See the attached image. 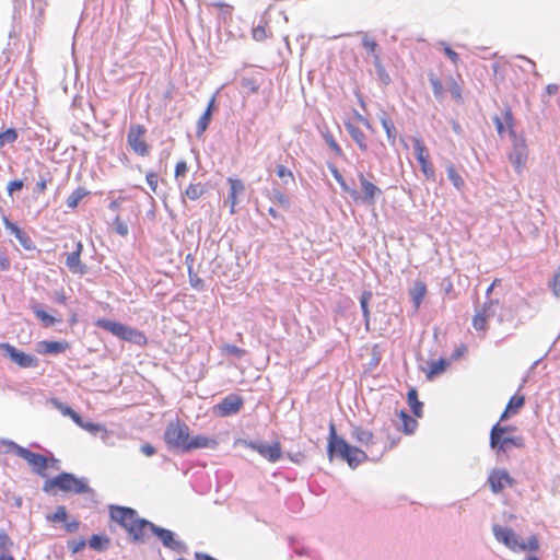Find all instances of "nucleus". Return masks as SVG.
Returning a JSON list of instances; mask_svg holds the SVG:
<instances>
[{"instance_id": "obj_1", "label": "nucleus", "mask_w": 560, "mask_h": 560, "mask_svg": "<svg viewBox=\"0 0 560 560\" xmlns=\"http://www.w3.org/2000/svg\"><path fill=\"white\" fill-rule=\"evenodd\" d=\"M109 516L125 528L135 540L144 541L149 537L152 523L140 518L136 510L126 506H110Z\"/></svg>"}, {"instance_id": "obj_2", "label": "nucleus", "mask_w": 560, "mask_h": 560, "mask_svg": "<svg viewBox=\"0 0 560 560\" xmlns=\"http://www.w3.org/2000/svg\"><path fill=\"white\" fill-rule=\"evenodd\" d=\"M492 532L495 539L513 552L533 553L539 550V539L530 535L526 540H521L518 535L510 527L493 525Z\"/></svg>"}, {"instance_id": "obj_3", "label": "nucleus", "mask_w": 560, "mask_h": 560, "mask_svg": "<svg viewBox=\"0 0 560 560\" xmlns=\"http://www.w3.org/2000/svg\"><path fill=\"white\" fill-rule=\"evenodd\" d=\"M328 452L330 455L337 452L352 468L368 459L365 452L337 436L336 427L332 422L329 424Z\"/></svg>"}, {"instance_id": "obj_4", "label": "nucleus", "mask_w": 560, "mask_h": 560, "mask_svg": "<svg viewBox=\"0 0 560 560\" xmlns=\"http://www.w3.org/2000/svg\"><path fill=\"white\" fill-rule=\"evenodd\" d=\"M516 430L512 425H501L500 422L495 423L490 431V446L497 453H505L512 448H522L525 446V441L522 435H511V432Z\"/></svg>"}, {"instance_id": "obj_5", "label": "nucleus", "mask_w": 560, "mask_h": 560, "mask_svg": "<svg viewBox=\"0 0 560 560\" xmlns=\"http://www.w3.org/2000/svg\"><path fill=\"white\" fill-rule=\"evenodd\" d=\"M56 489L77 494L90 491V487L83 479L77 478L69 472H61L54 478L47 479L43 485V490L47 493H56Z\"/></svg>"}, {"instance_id": "obj_6", "label": "nucleus", "mask_w": 560, "mask_h": 560, "mask_svg": "<svg viewBox=\"0 0 560 560\" xmlns=\"http://www.w3.org/2000/svg\"><path fill=\"white\" fill-rule=\"evenodd\" d=\"M95 325L100 328L105 329L110 332L115 337L131 342L133 345L144 347L148 345V338L143 331L126 326L121 323L110 320V319H97Z\"/></svg>"}, {"instance_id": "obj_7", "label": "nucleus", "mask_w": 560, "mask_h": 560, "mask_svg": "<svg viewBox=\"0 0 560 560\" xmlns=\"http://www.w3.org/2000/svg\"><path fill=\"white\" fill-rule=\"evenodd\" d=\"M189 440V427L184 421L176 418L168 422L164 432V441L170 450L187 453Z\"/></svg>"}, {"instance_id": "obj_8", "label": "nucleus", "mask_w": 560, "mask_h": 560, "mask_svg": "<svg viewBox=\"0 0 560 560\" xmlns=\"http://www.w3.org/2000/svg\"><path fill=\"white\" fill-rule=\"evenodd\" d=\"M7 446L8 451L13 452L16 456L26 460L27 464L32 467V470L42 477L47 476L46 470L49 463H56L55 459H49L42 454L34 453L23 446H20L15 442H7Z\"/></svg>"}, {"instance_id": "obj_9", "label": "nucleus", "mask_w": 560, "mask_h": 560, "mask_svg": "<svg viewBox=\"0 0 560 560\" xmlns=\"http://www.w3.org/2000/svg\"><path fill=\"white\" fill-rule=\"evenodd\" d=\"M512 113L510 110L505 112V122L511 133L514 136L513 141V150L509 154V160L513 164L515 171L521 173L525 167V164L528 159V148L526 140L524 138H517L513 131V122H512Z\"/></svg>"}, {"instance_id": "obj_10", "label": "nucleus", "mask_w": 560, "mask_h": 560, "mask_svg": "<svg viewBox=\"0 0 560 560\" xmlns=\"http://www.w3.org/2000/svg\"><path fill=\"white\" fill-rule=\"evenodd\" d=\"M127 144L138 156L145 158L151 153V145L147 140V128L140 124L130 125L127 132Z\"/></svg>"}, {"instance_id": "obj_11", "label": "nucleus", "mask_w": 560, "mask_h": 560, "mask_svg": "<svg viewBox=\"0 0 560 560\" xmlns=\"http://www.w3.org/2000/svg\"><path fill=\"white\" fill-rule=\"evenodd\" d=\"M412 145L415 151V156L418 163L420 164V168L422 174L427 179L435 178L434 166L430 160V152L423 140L420 138L412 139Z\"/></svg>"}, {"instance_id": "obj_12", "label": "nucleus", "mask_w": 560, "mask_h": 560, "mask_svg": "<svg viewBox=\"0 0 560 560\" xmlns=\"http://www.w3.org/2000/svg\"><path fill=\"white\" fill-rule=\"evenodd\" d=\"M0 350H2L4 354L8 355L20 368L27 369L36 368L38 365V360L36 357L25 353L8 342H1Z\"/></svg>"}, {"instance_id": "obj_13", "label": "nucleus", "mask_w": 560, "mask_h": 560, "mask_svg": "<svg viewBox=\"0 0 560 560\" xmlns=\"http://www.w3.org/2000/svg\"><path fill=\"white\" fill-rule=\"evenodd\" d=\"M497 304V300L489 299L476 311L472 317V327L476 330L485 332L488 329V320L494 315L493 308Z\"/></svg>"}, {"instance_id": "obj_14", "label": "nucleus", "mask_w": 560, "mask_h": 560, "mask_svg": "<svg viewBox=\"0 0 560 560\" xmlns=\"http://www.w3.org/2000/svg\"><path fill=\"white\" fill-rule=\"evenodd\" d=\"M358 178L361 185L362 192H359V199L357 202L366 203L369 206L375 205V199L382 194L380 187L373 184L363 173L358 174Z\"/></svg>"}, {"instance_id": "obj_15", "label": "nucleus", "mask_w": 560, "mask_h": 560, "mask_svg": "<svg viewBox=\"0 0 560 560\" xmlns=\"http://www.w3.org/2000/svg\"><path fill=\"white\" fill-rule=\"evenodd\" d=\"M244 444L259 453L262 457L271 463L279 460L282 456L281 445L279 442H275L271 445L257 443V442H244Z\"/></svg>"}, {"instance_id": "obj_16", "label": "nucleus", "mask_w": 560, "mask_h": 560, "mask_svg": "<svg viewBox=\"0 0 560 560\" xmlns=\"http://www.w3.org/2000/svg\"><path fill=\"white\" fill-rule=\"evenodd\" d=\"M488 482L493 493L501 492L506 487L514 485V479L509 475L506 470L494 469L490 472Z\"/></svg>"}, {"instance_id": "obj_17", "label": "nucleus", "mask_w": 560, "mask_h": 560, "mask_svg": "<svg viewBox=\"0 0 560 560\" xmlns=\"http://www.w3.org/2000/svg\"><path fill=\"white\" fill-rule=\"evenodd\" d=\"M243 405L244 399L241 396L231 394L224 397L217 405V409L221 416L228 417L237 413L242 409Z\"/></svg>"}, {"instance_id": "obj_18", "label": "nucleus", "mask_w": 560, "mask_h": 560, "mask_svg": "<svg viewBox=\"0 0 560 560\" xmlns=\"http://www.w3.org/2000/svg\"><path fill=\"white\" fill-rule=\"evenodd\" d=\"M228 183L230 185V190L225 203L230 206V213L234 214L236 212V206L238 203V196L242 195L245 190V185L240 178L229 177Z\"/></svg>"}, {"instance_id": "obj_19", "label": "nucleus", "mask_w": 560, "mask_h": 560, "mask_svg": "<svg viewBox=\"0 0 560 560\" xmlns=\"http://www.w3.org/2000/svg\"><path fill=\"white\" fill-rule=\"evenodd\" d=\"M2 222L7 230H9L21 243L22 247L26 250L34 249V243L31 237L23 232L15 223L11 222L5 215L2 217Z\"/></svg>"}, {"instance_id": "obj_20", "label": "nucleus", "mask_w": 560, "mask_h": 560, "mask_svg": "<svg viewBox=\"0 0 560 560\" xmlns=\"http://www.w3.org/2000/svg\"><path fill=\"white\" fill-rule=\"evenodd\" d=\"M151 534L156 535L163 545L170 549L179 550L182 548V544L174 539V534L168 529L158 527L152 523V527H150L149 530V536Z\"/></svg>"}, {"instance_id": "obj_21", "label": "nucleus", "mask_w": 560, "mask_h": 560, "mask_svg": "<svg viewBox=\"0 0 560 560\" xmlns=\"http://www.w3.org/2000/svg\"><path fill=\"white\" fill-rule=\"evenodd\" d=\"M83 245L81 242L77 243L75 249L67 255L66 265L74 273L83 275L86 271L84 265L81 264V253Z\"/></svg>"}, {"instance_id": "obj_22", "label": "nucleus", "mask_w": 560, "mask_h": 560, "mask_svg": "<svg viewBox=\"0 0 560 560\" xmlns=\"http://www.w3.org/2000/svg\"><path fill=\"white\" fill-rule=\"evenodd\" d=\"M524 405H525V396L523 394L513 395L510 398L504 411L502 412V415L500 417V421H504L508 418L516 415L523 408Z\"/></svg>"}, {"instance_id": "obj_23", "label": "nucleus", "mask_w": 560, "mask_h": 560, "mask_svg": "<svg viewBox=\"0 0 560 560\" xmlns=\"http://www.w3.org/2000/svg\"><path fill=\"white\" fill-rule=\"evenodd\" d=\"M219 445L218 440L213 436L197 435L190 438L189 444L187 445V453L199 448H217Z\"/></svg>"}, {"instance_id": "obj_24", "label": "nucleus", "mask_w": 560, "mask_h": 560, "mask_svg": "<svg viewBox=\"0 0 560 560\" xmlns=\"http://www.w3.org/2000/svg\"><path fill=\"white\" fill-rule=\"evenodd\" d=\"M40 352L45 354H57L65 352L70 349V343L68 341H40L39 342Z\"/></svg>"}, {"instance_id": "obj_25", "label": "nucleus", "mask_w": 560, "mask_h": 560, "mask_svg": "<svg viewBox=\"0 0 560 560\" xmlns=\"http://www.w3.org/2000/svg\"><path fill=\"white\" fill-rule=\"evenodd\" d=\"M427 292V284L423 281H416L410 289L409 293L416 311L419 310Z\"/></svg>"}, {"instance_id": "obj_26", "label": "nucleus", "mask_w": 560, "mask_h": 560, "mask_svg": "<svg viewBox=\"0 0 560 560\" xmlns=\"http://www.w3.org/2000/svg\"><path fill=\"white\" fill-rule=\"evenodd\" d=\"M446 174H447V178L450 179V182L452 183V185L454 186L455 189L460 191L465 188V186H466L465 179L460 175L457 167L452 162H448L446 164Z\"/></svg>"}, {"instance_id": "obj_27", "label": "nucleus", "mask_w": 560, "mask_h": 560, "mask_svg": "<svg viewBox=\"0 0 560 560\" xmlns=\"http://www.w3.org/2000/svg\"><path fill=\"white\" fill-rule=\"evenodd\" d=\"M352 438L364 446H369L374 442L373 432L360 425H354L352 428Z\"/></svg>"}, {"instance_id": "obj_28", "label": "nucleus", "mask_w": 560, "mask_h": 560, "mask_svg": "<svg viewBox=\"0 0 560 560\" xmlns=\"http://www.w3.org/2000/svg\"><path fill=\"white\" fill-rule=\"evenodd\" d=\"M346 128H347L349 135L351 136V138L357 143V145L360 148V150L366 151L368 150V141H366V137H365L364 132L359 127H357L350 122L346 124Z\"/></svg>"}, {"instance_id": "obj_29", "label": "nucleus", "mask_w": 560, "mask_h": 560, "mask_svg": "<svg viewBox=\"0 0 560 560\" xmlns=\"http://www.w3.org/2000/svg\"><path fill=\"white\" fill-rule=\"evenodd\" d=\"M214 104H215V97L213 96L208 106H207V109L205 110V113L201 115V117L198 119L197 121V129H198V132L199 133H202L206 131V129L208 128L210 121H211V117H212V110L214 108Z\"/></svg>"}, {"instance_id": "obj_30", "label": "nucleus", "mask_w": 560, "mask_h": 560, "mask_svg": "<svg viewBox=\"0 0 560 560\" xmlns=\"http://www.w3.org/2000/svg\"><path fill=\"white\" fill-rule=\"evenodd\" d=\"M407 400L411 408V411L416 417L422 416V402L418 399V393L416 388H410L407 393Z\"/></svg>"}, {"instance_id": "obj_31", "label": "nucleus", "mask_w": 560, "mask_h": 560, "mask_svg": "<svg viewBox=\"0 0 560 560\" xmlns=\"http://www.w3.org/2000/svg\"><path fill=\"white\" fill-rule=\"evenodd\" d=\"M380 120L386 132L387 140L389 143L394 144L396 142V128L394 121L386 114H383Z\"/></svg>"}, {"instance_id": "obj_32", "label": "nucleus", "mask_w": 560, "mask_h": 560, "mask_svg": "<svg viewBox=\"0 0 560 560\" xmlns=\"http://www.w3.org/2000/svg\"><path fill=\"white\" fill-rule=\"evenodd\" d=\"M90 195V191H88L85 188L83 187H79L77 188L75 190H73L67 198V206L74 210L79 202L86 196Z\"/></svg>"}, {"instance_id": "obj_33", "label": "nucleus", "mask_w": 560, "mask_h": 560, "mask_svg": "<svg viewBox=\"0 0 560 560\" xmlns=\"http://www.w3.org/2000/svg\"><path fill=\"white\" fill-rule=\"evenodd\" d=\"M32 310L35 316L42 322V324L45 327H51L58 322L57 318H55L52 315H49L38 305L33 306Z\"/></svg>"}, {"instance_id": "obj_34", "label": "nucleus", "mask_w": 560, "mask_h": 560, "mask_svg": "<svg viewBox=\"0 0 560 560\" xmlns=\"http://www.w3.org/2000/svg\"><path fill=\"white\" fill-rule=\"evenodd\" d=\"M206 192V187L201 183L189 184L185 189V196L190 200L199 199Z\"/></svg>"}, {"instance_id": "obj_35", "label": "nucleus", "mask_w": 560, "mask_h": 560, "mask_svg": "<svg viewBox=\"0 0 560 560\" xmlns=\"http://www.w3.org/2000/svg\"><path fill=\"white\" fill-rule=\"evenodd\" d=\"M109 538L102 535H93L89 540V546L96 551H102L108 548Z\"/></svg>"}, {"instance_id": "obj_36", "label": "nucleus", "mask_w": 560, "mask_h": 560, "mask_svg": "<svg viewBox=\"0 0 560 560\" xmlns=\"http://www.w3.org/2000/svg\"><path fill=\"white\" fill-rule=\"evenodd\" d=\"M429 80L433 90L434 97L439 101H442L444 98V89L440 78L435 73L431 72L429 74Z\"/></svg>"}, {"instance_id": "obj_37", "label": "nucleus", "mask_w": 560, "mask_h": 560, "mask_svg": "<svg viewBox=\"0 0 560 560\" xmlns=\"http://www.w3.org/2000/svg\"><path fill=\"white\" fill-rule=\"evenodd\" d=\"M332 175H334L335 179H336V180L339 183V185L341 186L342 190H343L345 192L349 194L353 201H358V199L360 198V197H359V191H358V190H355V189H353V188H350V187L346 184V182H345L343 177L341 176V174L338 172V170H337V168H334V170H332Z\"/></svg>"}, {"instance_id": "obj_38", "label": "nucleus", "mask_w": 560, "mask_h": 560, "mask_svg": "<svg viewBox=\"0 0 560 560\" xmlns=\"http://www.w3.org/2000/svg\"><path fill=\"white\" fill-rule=\"evenodd\" d=\"M399 417L402 421V431L406 434H412L417 429V421L405 411H400Z\"/></svg>"}, {"instance_id": "obj_39", "label": "nucleus", "mask_w": 560, "mask_h": 560, "mask_svg": "<svg viewBox=\"0 0 560 560\" xmlns=\"http://www.w3.org/2000/svg\"><path fill=\"white\" fill-rule=\"evenodd\" d=\"M447 366V361L445 359H439L436 361H432L429 365L428 376L430 378L443 373Z\"/></svg>"}, {"instance_id": "obj_40", "label": "nucleus", "mask_w": 560, "mask_h": 560, "mask_svg": "<svg viewBox=\"0 0 560 560\" xmlns=\"http://www.w3.org/2000/svg\"><path fill=\"white\" fill-rule=\"evenodd\" d=\"M241 85L242 88L245 90L246 93H249V94H256L259 90V82L257 81L256 78H247V77H244L241 79Z\"/></svg>"}, {"instance_id": "obj_41", "label": "nucleus", "mask_w": 560, "mask_h": 560, "mask_svg": "<svg viewBox=\"0 0 560 560\" xmlns=\"http://www.w3.org/2000/svg\"><path fill=\"white\" fill-rule=\"evenodd\" d=\"M362 46L368 52L374 54V60L377 63L380 61V56L376 54L378 48L376 40L368 35H364L362 39Z\"/></svg>"}, {"instance_id": "obj_42", "label": "nucleus", "mask_w": 560, "mask_h": 560, "mask_svg": "<svg viewBox=\"0 0 560 560\" xmlns=\"http://www.w3.org/2000/svg\"><path fill=\"white\" fill-rule=\"evenodd\" d=\"M447 88H448V91H450L452 97L457 103H462L463 96H462V86L459 85V83L455 79L451 78L447 80Z\"/></svg>"}, {"instance_id": "obj_43", "label": "nucleus", "mask_w": 560, "mask_h": 560, "mask_svg": "<svg viewBox=\"0 0 560 560\" xmlns=\"http://www.w3.org/2000/svg\"><path fill=\"white\" fill-rule=\"evenodd\" d=\"M372 292L371 291H364L360 299V305L363 313V316L365 318L366 325L369 324L370 319V310H369V302L372 299Z\"/></svg>"}, {"instance_id": "obj_44", "label": "nucleus", "mask_w": 560, "mask_h": 560, "mask_svg": "<svg viewBox=\"0 0 560 560\" xmlns=\"http://www.w3.org/2000/svg\"><path fill=\"white\" fill-rule=\"evenodd\" d=\"M18 139V132L13 128H9L3 132H0V149L7 143H13Z\"/></svg>"}, {"instance_id": "obj_45", "label": "nucleus", "mask_w": 560, "mask_h": 560, "mask_svg": "<svg viewBox=\"0 0 560 560\" xmlns=\"http://www.w3.org/2000/svg\"><path fill=\"white\" fill-rule=\"evenodd\" d=\"M276 173L278 177L283 180L284 184H287L288 180L294 182V175L292 171L282 164L277 165Z\"/></svg>"}, {"instance_id": "obj_46", "label": "nucleus", "mask_w": 560, "mask_h": 560, "mask_svg": "<svg viewBox=\"0 0 560 560\" xmlns=\"http://www.w3.org/2000/svg\"><path fill=\"white\" fill-rule=\"evenodd\" d=\"M113 230L119 234L120 236L125 237L128 235V225L120 219V217H116L112 223Z\"/></svg>"}, {"instance_id": "obj_47", "label": "nucleus", "mask_w": 560, "mask_h": 560, "mask_svg": "<svg viewBox=\"0 0 560 560\" xmlns=\"http://www.w3.org/2000/svg\"><path fill=\"white\" fill-rule=\"evenodd\" d=\"M271 200L285 209L290 207L289 197L281 190H275Z\"/></svg>"}, {"instance_id": "obj_48", "label": "nucleus", "mask_w": 560, "mask_h": 560, "mask_svg": "<svg viewBox=\"0 0 560 560\" xmlns=\"http://www.w3.org/2000/svg\"><path fill=\"white\" fill-rule=\"evenodd\" d=\"M67 517H68V514H67L66 508L58 506L57 510L55 511V513L52 515H49L47 518L54 523H60V522L65 523L67 521Z\"/></svg>"}, {"instance_id": "obj_49", "label": "nucleus", "mask_w": 560, "mask_h": 560, "mask_svg": "<svg viewBox=\"0 0 560 560\" xmlns=\"http://www.w3.org/2000/svg\"><path fill=\"white\" fill-rule=\"evenodd\" d=\"M212 7L217 8L219 10V14L221 18L226 21L231 18L233 8L230 4L223 3V2H217L212 3Z\"/></svg>"}, {"instance_id": "obj_50", "label": "nucleus", "mask_w": 560, "mask_h": 560, "mask_svg": "<svg viewBox=\"0 0 560 560\" xmlns=\"http://www.w3.org/2000/svg\"><path fill=\"white\" fill-rule=\"evenodd\" d=\"M326 143L331 149V151L335 153L336 156L342 158L343 152L340 145L337 143V141L334 139V137L329 133L324 136Z\"/></svg>"}, {"instance_id": "obj_51", "label": "nucleus", "mask_w": 560, "mask_h": 560, "mask_svg": "<svg viewBox=\"0 0 560 560\" xmlns=\"http://www.w3.org/2000/svg\"><path fill=\"white\" fill-rule=\"evenodd\" d=\"M58 409L61 411L63 416L70 417L77 424H81V417L78 412L71 409L69 406L63 404L58 405Z\"/></svg>"}, {"instance_id": "obj_52", "label": "nucleus", "mask_w": 560, "mask_h": 560, "mask_svg": "<svg viewBox=\"0 0 560 560\" xmlns=\"http://www.w3.org/2000/svg\"><path fill=\"white\" fill-rule=\"evenodd\" d=\"M189 283L194 289L202 290L205 287L203 280L192 271L191 267L188 268Z\"/></svg>"}, {"instance_id": "obj_53", "label": "nucleus", "mask_w": 560, "mask_h": 560, "mask_svg": "<svg viewBox=\"0 0 560 560\" xmlns=\"http://www.w3.org/2000/svg\"><path fill=\"white\" fill-rule=\"evenodd\" d=\"M253 38L257 42H262L268 37L266 25H257L252 32Z\"/></svg>"}, {"instance_id": "obj_54", "label": "nucleus", "mask_w": 560, "mask_h": 560, "mask_svg": "<svg viewBox=\"0 0 560 560\" xmlns=\"http://www.w3.org/2000/svg\"><path fill=\"white\" fill-rule=\"evenodd\" d=\"M222 352L237 358H241L245 354V350L235 345H224L222 347Z\"/></svg>"}, {"instance_id": "obj_55", "label": "nucleus", "mask_w": 560, "mask_h": 560, "mask_svg": "<svg viewBox=\"0 0 560 560\" xmlns=\"http://www.w3.org/2000/svg\"><path fill=\"white\" fill-rule=\"evenodd\" d=\"M550 289L557 298L560 296V267L552 277Z\"/></svg>"}, {"instance_id": "obj_56", "label": "nucleus", "mask_w": 560, "mask_h": 560, "mask_svg": "<svg viewBox=\"0 0 560 560\" xmlns=\"http://www.w3.org/2000/svg\"><path fill=\"white\" fill-rule=\"evenodd\" d=\"M444 54L450 58L454 66H457L459 62V56L456 51H454L447 44L442 43Z\"/></svg>"}, {"instance_id": "obj_57", "label": "nucleus", "mask_w": 560, "mask_h": 560, "mask_svg": "<svg viewBox=\"0 0 560 560\" xmlns=\"http://www.w3.org/2000/svg\"><path fill=\"white\" fill-rule=\"evenodd\" d=\"M147 183L150 186L151 190L153 192H156L158 184H159V176L155 172H149L145 176Z\"/></svg>"}, {"instance_id": "obj_58", "label": "nucleus", "mask_w": 560, "mask_h": 560, "mask_svg": "<svg viewBox=\"0 0 560 560\" xmlns=\"http://www.w3.org/2000/svg\"><path fill=\"white\" fill-rule=\"evenodd\" d=\"M188 172V165L186 161H178L175 165V178H179L180 176H185Z\"/></svg>"}, {"instance_id": "obj_59", "label": "nucleus", "mask_w": 560, "mask_h": 560, "mask_svg": "<svg viewBox=\"0 0 560 560\" xmlns=\"http://www.w3.org/2000/svg\"><path fill=\"white\" fill-rule=\"evenodd\" d=\"M13 542L7 533H0V549L8 551L12 547Z\"/></svg>"}, {"instance_id": "obj_60", "label": "nucleus", "mask_w": 560, "mask_h": 560, "mask_svg": "<svg viewBox=\"0 0 560 560\" xmlns=\"http://www.w3.org/2000/svg\"><path fill=\"white\" fill-rule=\"evenodd\" d=\"M78 425L89 432H92V433H96L103 429L102 425H100V424L92 423V422H83L82 419H81V424H78Z\"/></svg>"}, {"instance_id": "obj_61", "label": "nucleus", "mask_w": 560, "mask_h": 560, "mask_svg": "<svg viewBox=\"0 0 560 560\" xmlns=\"http://www.w3.org/2000/svg\"><path fill=\"white\" fill-rule=\"evenodd\" d=\"M7 188H8L9 195H12L13 191L21 190L23 188V180H21V179L11 180L8 184Z\"/></svg>"}, {"instance_id": "obj_62", "label": "nucleus", "mask_w": 560, "mask_h": 560, "mask_svg": "<svg viewBox=\"0 0 560 560\" xmlns=\"http://www.w3.org/2000/svg\"><path fill=\"white\" fill-rule=\"evenodd\" d=\"M80 527V522L78 520H73L71 522H65V529L68 533H75Z\"/></svg>"}, {"instance_id": "obj_63", "label": "nucleus", "mask_w": 560, "mask_h": 560, "mask_svg": "<svg viewBox=\"0 0 560 560\" xmlns=\"http://www.w3.org/2000/svg\"><path fill=\"white\" fill-rule=\"evenodd\" d=\"M10 260L8 256L3 253H0V271H5L10 269Z\"/></svg>"}, {"instance_id": "obj_64", "label": "nucleus", "mask_w": 560, "mask_h": 560, "mask_svg": "<svg viewBox=\"0 0 560 560\" xmlns=\"http://www.w3.org/2000/svg\"><path fill=\"white\" fill-rule=\"evenodd\" d=\"M141 451L145 456H152L155 454V448L151 444H143Z\"/></svg>"}]
</instances>
